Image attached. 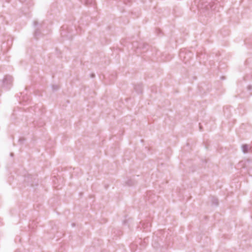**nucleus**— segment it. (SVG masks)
<instances>
[{
    "label": "nucleus",
    "mask_w": 252,
    "mask_h": 252,
    "mask_svg": "<svg viewBox=\"0 0 252 252\" xmlns=\"http://www.w3.org/2000/svg\"><path fill=\"white\" fill-rule=\"evenodd\" d=\"M22 140H23V141H24V139H20V140H19V141H22Z\"/></svg>",
    "instance_id": "nucleus-3"
},
{
    "label": "nucleus",
    "mask_w": 252,
    "mask_h": 252,
    "mask_svg": "<svg viewBox=\"0 0 252 252\" xmlns=\"http://www.w3.org/2000/svg\"><path fill=\"white\" fill-rule=\"evenodd\" d=\"M128 186H131L132 184L129 183H127Z\"/></svg>",
    "instance_id": "nucleus-2"
},
{
    "label": "nucleus",
    "mask_w": 252,
    "mask_h": 252,
    "mask_svg": "<svg viewBox=\"0 0 252 252\" xmlns=\"http://www.w3.org/2000/svg\"><path fill=\"white\" fill-rule=\"evenodd\" d=\"M242 151L244 153H246L248 151V146L247 145H243L242 146Z\"/></svg>",
    "instance_id": "nucleus-1"
}]
</instances>
